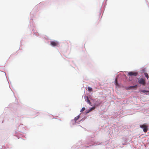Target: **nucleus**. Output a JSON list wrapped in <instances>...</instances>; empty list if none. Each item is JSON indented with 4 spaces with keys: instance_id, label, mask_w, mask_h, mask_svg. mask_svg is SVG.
Returning a JSON list of instances; mask_svg holds the SVG:
<instances>
[{
    "instance_id": "1",
    "label": "nucleus",
    "mask_w": 149,
    "mask_h": 149,
    "mask_svg": "<svg viewBox=\"0 0 149 149\" xmlns=\"http://www.w3.org/2000/svg\"><path fill=\"white\" fill-rule=\"evenodd\" d=\"M140 127L142 128L144 132H146L148 130V125L146 123H145L140 126Z\"/></svg>"
},
{
    "instance_id": "2",
    "label": "nucleus",
    "mask_w": 149,
    "mask_h": 149,
    "mask_svg": "<svg viewBox=\"0 0 149 149\" xmlns=\"http://www.w3.org/2000/svg\"><path fill=\"white\" fill-rule=\"evenodd\" d=\"M138 82L139 84H142L143 86L145 85L146 81L145 79L143 78L140 79L138 81Z\"/></svg>"
},
{
    "instance_id": "3",
    "label": "nucleus",
    "mask_w": 149,
    "mask_h": 149,
    "mask_svg": "<svg viewBox=\"0 0 149 149\" xmlns=\"http://www.w3.org/2000/svg\"><path fill=\"white\" fill-rule=\"evenodd\" d=\"M51 45L53 46H57L58 45V42L56 41H51L50 42Z\"/></svg>"
},
{
    "instance_id": "4",
    "label": "nucleus",
    "mask_w": 149,
    "mask_h": 149,
    "mask_svg": "<svg viewBox=\"0 0 149 149\" xmlns=\"http://www.w3.org/2000/svg\"><path fill=\"white\" fill-rule=\"evenodd\" d=\"M137 74V73L136 72H130L128 73V75L131 76H136Z\"/></svg>"
},
{
    "instance_id": "5",
    "label": "nucleus",
    "mask_w": 149,
    "mask_h": 149,
    "mask_svg": "<svg viewBox=\"0 0 149 149\" xmlns=\"http://www.w3.org/2000/svg\"><path fill=\"white\" fill-rule=\"evenodd\" d=\"M137 85H135V86H130L129 87V89H134V88H136L137 87Z\"/></svg>"
},
{
    "instance_id": "6",
    "label": "nucleus",
    "mask_w": 149,
    "mask_h": 149,
    "mask_svg": "<svg viewBox=\"0 0 149 149\" xmlns=\"http://www.w3.org/2000/svg\"><path fill=\"white\" fill-rule=\"evenodd\" d=\"M80 117V116L78 115L77 117H75L74 118V120L75 121V122H76L78 119Z\"/></svg>"
},
{
    "instance_id": "7",
    "label": "nucleus",
    "mask_w": 149,
    "mask_h": 149,
    "mask_svg": "<svg viewBox=\"0 0 149 149\" xmlns=\"http://www.w3.org/2000/svg\"><path fill=\"white\" fill-rule=\"evenodd\" d=\"M87 103H88L90 105L92 106V105H91V103L90 102V100H89V99L88 97H87Z\"/></svg>"
},
{
    "instance_id": "8",
    "label": "nucleus",
    "mask_w": 149,
    "mask_h": 149,
    "mask_svg": "<svg viewBox=\"0 0 149 149\" xmlns=\"http://www.w3.org/2000/svg\"><path fill=\"white\" fill-rule=\"evenodd\" d=\"M88 91L89 92H91V91H92V88L91 87H88Z\"/></svg>"
},
{
    "instance_id": "9",
    "label": "nucleus",
    "mask_w": 149,
    "mask_h": 149,
    "mask_svg": "<svg viewBox=\"0 0 149 149\" xmlns=\"http://www.w3.org/2000/svg\"><path fill=\"white\" fill-rule=\"evenodd\" d=\"M95 108V107H92L89 110V111H91L93 110Z\"/></svg>"
},
{
    "instance_id": "10",
    "label": "nucleus",
    "mask_w": 149,
    "mask_h": 149,
    "mask_svg": "<svg viewBox=\"0 0 149 149\" xmlns=\"http://www.w3.org/2000/svg\"><path fill=\"white\" fill-rule=\"evenodd\" d=\"M144 74L146 77L147 78V79H148L149 78V76L148 74L146 73H145Z\"/></svg>"
},
{
    "instance_id": "11",
    "label": "nucleus",
    "mask_w": 149,
    "mask_h": 149,
    "mask_svg": "<svg viewBox=\"0 0 149 149\" xmlns=\"http://www.w3.org/2000/svg\"><path fill=\"white\" fill-rule=\"evenodd\" d=\"M140 91H141L143 93H146V92H149V91H146V90H141Z\"/></svg>"
},
{
    "instance_id": "12",
    "label": "nucleus",
    "mask_w": 149,
    "mask_h": 149,
    "mask_svg": "<svg viewBox=\"0 0 149 149\" xmlns=\"http://www.w3.org/2000/svg\"><path fill=\"white\" fill-rule=\"evenodd\" d=\"M115 82L116 85H118V81H117V78H116L115 80Z\"/></svg>"
},
{
    "instance_id": "13",
    "label": "nucleus",
    "mask_w": 149,
    "mask_h": 149,
    "mask_svg": "<svg viewBox=\"0 0 149 149\" xmlns=\"http://www.w3.org/2000/svg\"><path fill=\"white\" fill-rule=\"evenodd\" d=\"M85 110V108L84 107H83L81 109V110L80 112H82L83 111H84Z\"/></svg>"
},
{
    "instance_id": "14",
    "label": "nucleus",
    "mask_w": 149,
    "mask_h": 149,
    "mask_svg": "<svg viewBox=\"0 0 149 149\" xmlns=\"http://www.w3.org/2000/svg\"><path fill=\"white\" fill-rule=\"evenodd\" d=\"M90 111H89V110L87 111L86 112V113H89Z\"/></svg>"
},
{
    "instance_id": "15",
    "label": "nucleus",
    "mask_w": 149,
    "mask_h": 149,
    "mask_svg": "<svg viewBox=\"0 0 149 149\" xmlns=\"http://www.w3.org/2000/svg\"><path fill=\"white\" fill-rule=\"evenodd\" d=\"M100 105V104H99L98 105H96V106H99Z\"/></svg>"
}]
</instances>
